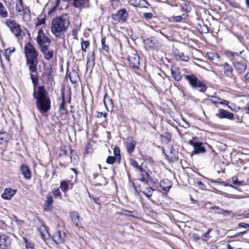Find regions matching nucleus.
<instances>
[{"label": "nucleus", "instance_id": "nucleus-28", "mask_svg": "<svg viewBox=\"0 0 249 249\" xmlns=\"http://www.w3.org/2000/svg\"><path fill=\"white\" fill-rule=\"evenodd\" d=\"M9 135L5 132H0V144H4L8 142Z\"/></svg>", "mask_w": 249, "mask_h": 249}, {"label": "nucleus", "instance_id": "nucleus-54", "mask_svg": "<svg viewBox=\"0 0 249 249\" xmlns=\"http://www.w3.org/2000/svg\"><path fill=\"white\" fill-rule=\"evenodd\" d=\"M197 184L198 186H199V188L203 189L205 187V184L201 181H198L197 182Z\"/></svg>", "mask_w": 249, "mask_h": 249}, {"label": "nucleus", "instance_id": "nucleus-45", "mask_svg": "<svg viewBox=\"0 0 249 249\" xmlns=\"http://www.w3.org/2000/svg\"><path fill=\"white\" fill-rule=\"evenodd\" d=\"M116 158L113 156H108L107 159V162L108 163V164H113L114 162H115V160Z\"/></svg>", "mask_w": 249, "mask_h": 249}, {"label": "nucleus", "instance_id": "nucleus-60", "mask_svg": "<svg viewBox=\"0 0 249 249\" xmlns=\"http://www.w3.org/2000/svg\"><path fill=\"white\" fill-rule=\"evenodd\" d=\"M193 236L195 240H197L200 239V236L197 234H193Z\"/></svg>", "mask_w": 249, "mask_h": 249}, {"label": "nucleus", "instance_id": "nucleus-32", "mask_svg": "<svg viewBox=\"0 0 249 249\" xmlns=\"http://www.w3.org/2000/svg\"><path fill=\"white\" fill-rule=\"evenodd\" d=\"M8 12L3 4L0 1V17L6 18L8 17Z\"/></svg>", "mask_w": 249, "mask_h": 249}, {"label": "nucleus", "instance_id": "nucleus-40", "mask_svg": "<svg viewBox=\"0 0 249 249\" xmlns=\"http://www.w3.org/2000/svg\"><path fill=\"white\" fill-rule=\"evenodd\" d=\"M68 187H69V184H68V182H67L66 181H65V180H63L61 182L60 188L62 191H64V192L66 191L68 188Z\"/></svg>", "mask_w": 249, "mask_h": 249}, {"label": "nucleus", "instance_id": "nucleus-35", "mask_svg": "<svg viewBox=\"0 0 249 249\" xmlns=\"http://www.w3.org/2000/svg\"><path fill=\"white\" fill-rule=\"evenodd\" d=\"M46 16L43 15L39 16L37 18V22L36 23V26H40L45 23Z\"/></svg>", "mask_w": 249, "mask_h": 249}, {"label": "nucleus", "instance_id": "nucleus-16", "mask_svg": "<svg viewBox=\"0 0 249 249\" xmlns=\"http://www.w3.org/2000/svg\"><path fill=\"white\" fill-rule=\"evenodd\" d=\"M49 46H44L42 48L40 49V50L44 55V58L47 60H49L53 57V50H49Z\"/></svg>", "mask_w": 249, "mask_h": 249}, {"label": "nucleus", "instance_id": "nucleus-13", "mask_svg": "<svg viewBox=\"0 0 249 249\" xmlns=\"http://www.w3.org/2000/svg\"><path fill=\"white\" fill-rule=\"evenodd\" d=\"M17 190L13 189L11 188H6L1 195L3 199L5 200H10L11 198L16 194Z\"/></svg>", "mask_w": 249, "mask_h": 249}, {"label": "nucleus", "instance_id": "nucleus-2", "mask_svg": "<svg viewBox=\"0 0 249 249\" xmlns=\"http://www.w3.org/2000/svg\"><path fill=\"white\" fill-rule=\"evenodd\" d=\"M70 24L68 15H62L53 18L51 23V31L57 38H63Z\"/></svg>", "mask_w": 249, "mask_h": 249}, {"label": "nucleus", "instance_id": "nucleus-48", "mask_svg": "<svg viewBox=\"0 0 249 249\" xmlns=\"http://www.w3.org/2000/svg\"><path fill=\"white\" fill-rule=\"evenodd\" d=\"M143 17L146 19H151L153 17V14L151 13H144L143 14Z\"/></svg>", "mask_w": 249, "mask_h": 249}, {"label": "nucleus", "instance_id": "nucleus-9", "mask_svg": "<svg viewBox=\"0 0 249 249\" xmlns=\"http://www.w3.org/2000/svg\"><path fill=\"white\" fill-rule=\"evenodd\" d=\"M127 60L131 67L139 68L140 65V57L134 51H132V53L129 54Z\"/></svg>", "mask_w": 249, "mask_h": 249}, {"label": "nucleus", "instance_id": "nucleus-38", "mask_svg": "<svg viewBox=\"0 0 249 249\" xmlns=\"http://www.w3.org/2000/svg\"><path fill=\"white\" fill-rule=\"evenodd\" d=\"M113 153L116 160H118L119 162L121 159L119 148L117 146H115L113 149Z\"/></svg>", "mask_w": 249, "mask_h": 249}, {"label": "nucleus", "instance_id": "nucleus-43", "mask_svg": "<svg viewBox=\"0 0 249 249\" xmlns=\"http://www.w3.org/2000/svg\"><path fill=\"white\" fill-rule=\"evenodd\" d=\"M181 10L183 11L189 12L191 10V7L189 6L187 4L183 3L180 5Z\"/></svg>", "mask_w": 249, "mask_h": 249}, {"label": "nucleus", "instance_id": "nucleus-50", "mask_svg": "<svg viewBox=\"0 0 249 249\" xmlns=\"http://www.w3.org/2000/svg\"><path fill=\"white\" fill-rule=\"evenodd\" d=\"M238 226L240 227H242L245 229L249 228V224L243 222L239 223Z\"/></svg>", "mask_w": 249, "mask_h": 249}, {"label": "nucleus", "instance_id": "nucleus-7", "mask_svg": "<svg viewBox=\"0 0 249 249\" xmlns=\"http://www.w3.org/2000/svg\"><path fill=\"white\" fill-rule=\"evenodd\" d=\"M128 16V14L125 9H122L117 11L115 14H113L111 18L113 19L112 22L116 24L120 22H125Z\"/></svg>", "mask_w": 249, "mask_h": 249}, {"label": "nucleus", "instance_id": "nucleus-58", "mask_svg": "<svg viewBox=\"0 0 249 249\" xmlns=\"http://www.w3.org/2000/svg\"><path fill=\"white\" fill-rule=\"evenodd\" d=\"M230 3L233 7H238V4L234 0H232L231 1H230Z\"/></svg>", "mask_w": 249, "mask_h": 249}, {"label": "nucleus", "instance_id": "nucleus-3", "mask_svg": "<svg viewBox=\"0 0 249 249\" xmlns=\"http://www.w3.org/2000/svg\"><path fill=\"white\" fill-rule=\"evenodd\" d=\"M26 63L30 72H36L38 63V54L35 47L30 43H27L24 47Z\"/></svg>", "mask_w": 249, "mask_h": 249}, {"label": "nucleus", "instance_id": "nucleus-1", "mask_svg": "<svg viewBox=\"0 0 249 249\" xmlns=\"http://www.w3.org/2000/svg\"><path fill=\"white\" fill-rule=\"evenodd\" d=\"M30 77L34 87L33 97L36 100V107L41 114L46 113L51 108V99L48 92L43 86L37 87L38 79L36 76L31 73Z\"/></svg>", "mask_w": 249, "mask_h": 249}, {"label": "nucleus", "instance_id": "nucleus-36", "mask_svg": "<svg viewBox=\"0 0 249 249\" xmlns=\"http://www.w3.org/2000/svg\"><path fill=\"white\" fill-rule=\"evenodd\" d=\"M138 171L141 173L140 176H142V175H144V176H146L147 178H149L150 174L151 173L150 170L148 169L146 170L142 166L139 168Z\"/></svg>", "mask_w": 249, "mask_h": 249}, {"label": "nucleus", "instance_id": "nucleus-42", "mask_svg": "<svg viewBox=\"0 0 249 249\" xmlns=\"http://www.w3.org/2000/svg\"><path fill=\"white\" fill-rule=\"evenodd\" d=\"M130 164L137 170H138L139 168L141 167L139 165L138 162L135 160L133 159L130 160Z\"/></svg>", "mask_w": 249, "mask_h": 249}, {"label": "nucleus", "instance_id": "nucleus-30", "mask_svg": "<svg viewBox=\"0 0 249 249\" xmlns=\"http://www.w3.org/2000/svg\"><path fill=\"white\" fill-rule=\"evenodd\" d=\"M94 59V54L93 53H92L91 55L88 58V60L87 62V69H92L93 67L95 64Z\"/></svg>", "mask_w": 249, "mask_h": 249}, {"label": "nucleus", "instance_id": "nucleus-19", "mask_svg": "<svg viewBox=\"0 0 249 249\" xmlns=\"http://www.w3.org/2000/svg\"><path fill=\"white\" fill-rule=\"evenodd\" d=\"M136 142L131 139H128L126 142V148L127 152L129 154L132 153L135 148Z\"/></svg>", "mask_w": 249, "mask_h": 249}, {"label": "nucleus", "instance_id": "nucleus-63", "mask_svg": "<svg viewBox=\"0 0 249 249\" xmlns=\"http://www.w3.org/2000/svg\"><path fill=\"white\" fill-rule=\"evenodd\" d=\"M77 34V31L76 30H73L72 31V35L75 36V38L76 37Z\"/></svg>", "mask_w": 249, "mask_h": 249}, {"label": "nucleus", "instance_id": "nucleus-57", "mask_svg": "<svg viewBox=\"0 0 249 249\" xmlns=\"http://www.w3.org/2000/svg\"><path fill=\"white\" fill-rule=\"evenodd\" d=\"M229 102L225 100H223V99H221V100H220V102H219V104H224V105H227L228 104Z\"/></svg>", "mask_w": 249, "mask_h": 249}, {"label": "nucleus", "instance_id": "nucleus-24", "mask_svg": "<svg viewBox=\"0 0 249 249\" xmlns=\"http://www.w3.org/2000/svg\"><path fill=\"white\" fill-rule=\"evenodd\" d=\"M70 79L72 83L75 84L78 82L79 77L77 71L73 70L69 74Z\"/></svg>", "mask_w": 249, "mask_h": 249}, {"label": "nucleus", "instance_id": "nucleus-61", "mask_svg": "<svg viewBox=\"0 0 249 249\" xmlns=\"http://www.w3.org/2000/svg\"><path fill=\"white\" fill-rule=\"evenodd\" d=\"M24 242H25V244H26V248H29V247H30V246H29V245H30V243H28V242L27 241V240L26 238H24Z\"/></svg>", "mask_w": 249, "mask_h": 249}, {"label": "nucleus", "instance_id": "nucleus-25", "mask_svg": "<svg viewBox=\"0 0 249 249\" xmlns=\"http://www.w3.org/2000/svg\"><path fill=\"white\" fill-rule=\"evenodd\" d=\"M234 66L236 71L238 73H241L245 71L247 66L245 64L241 63V62H236L234 64Z\"/></svg>", "mask_w": 249, "mask_h": 249}, {"label": "nucleus", "instance_id": "nucleus-20", "mask_svg": "<svg viewBox=\"0 0 249 249\" xmlns=\"http://www.w3.org/2000/svg\"><path fill=\"white\" fill-rule=\"evenodd\" d=\"M202 145V143L199 142H195L193 143L195 154L203 153L205 152V148Z\"/></svg>", "mask_w": 249, "mask_h": 249}, {"label": "nucleus", "instance_id": "nucleus-5", "mask_svg": "<svg viewBox=\"0 0 249 249\" xmlns=\"http://www.w3.org/2000/svg\"><path fill=\"white\" fill-rule=\"evenodd\" d=\"M5 24L9 28L11 31L16 36L18 37L25 35L21 29L20 25L15 20L10 18L7 19L5 22Z\"/></svg>", "mask_w": 249, "mask_h": 249}, {"label": "nucleus", "instance_id": "nucleus-56", "mask_svg": "<svg viewBox=\"0 0 249 249\" xmlns=\"http://www.w3.org/2000/svg\"><path fill=\"white\" fill-rule=\"evenodd\" d=\"M212 231V230L211 229H209L204 234V236L206 237V238H209L210 236H209V234L210 232V231Z\"/></svg>", "mask_w": 249, "mask_h": 249}, {"label": "nucleus", "instance_id": "nucleus-8", "mask_svg": "<svg viewBox=\"0 0 249 249\" xmlns=\"http://www.w3.org/2000/svg\"><path fill=\"white\" fill-rule=\"evenodd\" d=\"M36 41L40 49L42 48L44 46H49L51 42V39L45 35L42 29L39 30L38 32Z\"/></svg>", "mask_w": 249, "mask_h": 249}, {"label": "nucleus", "instance_id": "nucleus-21", "mask_svg": "<svg viewBox=\"0 0 249 249\" xmlns=\"http://www.w3.org/2000/svg\"><path fill=\"white\" fill-rule=\"evenodd\" d=\"M174 54L177 59L183 61H188L189 60V57L188 55H185L182 52H179L178 50H176L174 51Z\"/></svg>", "mask_w": 249, "mask_h": 249}, {"label": "nucleus", "instance_id": "nucleus-27", "mask_svg": "<svg viewBox=\"0 0 249 249\" xmlns=\"http://www.w3.org/2000/svg\"><path fill=\"white\" fill-rule=\"evenodd\" d=\"M172 186V183L168 179H163L160 181V187L165 191H168Z\"/></svg>", "mask_w": 249, "mask_h": 249}, {"label": "nucleus", "instance_id": "nucleus-47", "mask_svg": "<svg viewBox=\"0 0 249 249\" xmlns=\"http://www.w3.org/2000/svg\"><path fill=\"white\" fill-rule=\"evenodd\" d=\"M59 110L62 111V113L66 112L67 111V110L65 108V103H64V102H62L60 104Z\"/></svg>", "mask_w": 249, "mask_h": 249}, {"label": "nucleus", "instance_id": "nucleus-10", "mask_svg": "<svg viewBox=\"0 0 249 249\" xmlns=\"http://www.w3.org/2000/svg\"><path fill=\"white\" fill-rule=\"evenodd\" d=\"M143 42L145 47L149 49H153L161 46V43L159 40L154 37L144 40Z\"/></svg>", "mask_w": 249, "mask_h": 249}, {"label": "nucleus", "instance_id": "nucleus-23", "mask_svg": "<svg viewBox=\"0 0 249 249\" xmlns=\"http://www.w3.org/2000/svg\"><path fill=\"white\" fill-rule=\"evenodd\" d=\"M104 103L106 108L107 110H109V109H112L113 108V102L112 100L107 96V94L104 96Z\"/></svg>", "mask_w": 249, "mask_h": 249}, {"label": "nucleus", "instance_id": "nucleus-46", "mask_svg": "<svg viewBox=\"0 0 249 249\" xmlns=\"http://www.w3.org/2000/svg\"><path fill=\"white\" fill-rule=\"evenodd\" d=\"M92 200L95 203H96L99 205H102V204L103 203V201L101 200V198L99 197H93Z\"/></svg>", "mask_w": 249, "mask_h": 249}, {"label": "nucleus", "instance_id": "nucleus-14", "mask_svg": "<svg viewBox=\"0 0 249 249\" xmlns=\"http://www.w3.org/2000/svg\"><path fill=\"white\" fill-rule=\"evenodd\" d=\"M171 73L174 79L178 81H180L182 76L180 72V69L176 66H173L171 69Z\"/></svg>", "mask_w": 249, "mask_h": 249}, {"label": "nucleus", "instance_id": "nucleus-34", "mask_svg": "<svg viewBox=\"0 0 249 249\" xmlns=\"http://www.w3.org/2000/svg\"><path fill=\"white\" fill-rule=\"evenodd\" d=\"M154 190L151 187H147L143 191H142V193L148 198H149L152 196Z\"/></svg>", "mask_w": 249, "mask_h": 249}, {"label": "nucleus", "instance_id": "nucleus-18", "mask_svg": "<svg viewBox=\"0 0 249 249\" xmlns=\"http://www.w3.org/2000/svg\"><path fill=\"white\" fill-rule=\"evenodd\" d=\"M220 67L223 71L224 74L228 77H231L232 75L233 69L232 66L227 63L223 64L220 66Z\"/></svg>", "mask_w": 249, "mask_h": 249}, {"label": "nucleus", "instance_id": "nucleus-4", "mask_svg": "<svg viewBox=\"0 0 249 249\" xmlns=\"http://www.w3.org/2000/svg\"><path fill=\"white\" fill-rule=\"evenodd\" d=\"M184 77L188 81L192 88L197 89L202 92L206 90L207 86L203 81L199 80L195 75L193 74H186L184 75Z\"/></svg>", "mask_w": 249, "mask_h": 249}, {"label": "nucleus", "instance_id": "nucleus-26", "mask_svg": "<svg viewBox=\"0 0 249 249\" xmlns=\"http://www.w3.org/2000/svg\"><path fill=\"white\" fill-rule=\"evenodd\" d=\"M10 245L8 236L4 234L0 235V247L2 249V246L8 247Z\"/></svg>", "mask_w": 249, "mask_h": 249}, {"label": "nucleus", "instance_id": "nucleus-49", "mask_svg": "<svg viewBox=\"0 0 249 249\" xmlns=\"http://www.w3.org/2000/svg\"><path fill=\"white\" fill-rule=\"evenodd\" d=\"M149 178H147L146 176H144V175H142V176H140V178L139 179L142 182L145 183L147 182Z\"/></svg>", "mask_w": 249, "mask_h": 249}, {"label": "nucleus", "instance_id": "nucleus-17", "mask_svg": "<svg viewBox=\"0 0 249 249\" xmlns=\"http://www.w3.org/2000/svg\"><path fill=\"white\" fill-rule=\"evenodd\" d=\"M71 220L76 227H79L81 226V222L79 220V215L76 212H71L70 214Z\"/></svg>", "mask_w": 249, "mask_h": 249}, {"label": "nucleus", "instance_id": "nucleus-33", "mask_svg": "<svg viewBox=\"0 0 249 249\" xmlns=\"http://www.w3.org/2000/svg\"><path fill=\"white\" fill-rule=\"evenodd\" d=\"M96 185H106L107 183V181L106 178L99 176L96 179Z\"/></svg>", "mask_w": 249, "mask_h": 249}, {"label": "nucleus", "instance_id": "nucleus-15", "mask_svg": "<svg viewBox=\"0 0 249 249\" xmlns=\"http://www.w3.org/2000/svg\"><path fill=\"white\" fill-rule=\"evenodd\" d=\"M21 173L24 178L30 179L31 178V172L29 166L26 164H22L20 166Z\"/></svg>", "mask_w": 249, "mask_h": 249}, {"label": "nucleus", "instance_id": "nucleus-31", "mask_svg": "<svg viewBox=\"0 0 249 249\" xmlns=\"http://www.w3.org/2000/svg\"><path fill=\"white\" fill-rule=\"evenodd\" d=\"M145 1L144 0H129V3L130 5L135 7H142L144 6Z\"/></svg>", "mask_w": 249, "mask_h": 249}, {"label": "nucleus", "instance_id": "nucleus-52", "mask_svg": "<svg viewBox=\"0 0 249 249\" xmlns=\"http://www.w3.org/2000/svg\"><path fill=\"white\" fill-rule=\"evenodd\" d=\"M107 114L105 112H97V117L98 118H100L102 116H104L105 118H106L107 117Z\"/></svg>", "mask_w": 249, "mask_h": 249}, {"label": "nucleus", "instance_id": "nucleus-44", "mask_svg": "<svg viewBox=\"0 0 249 249\" xmlns=\"http://www.w3.org/2000/svg\"><path fill=\"white\" fill-rule=\"evenodd\" d=\"M213 99H210V101L213 104H219L220 100H221V99L219 97H217L215 96H212Z\"/></svg>", "mask_w": 249, "mask_h": 249}, {"label": "nucleus", "instance_id": "nucleus-22", "mask_svg": "<svg viewBox=\"0 0 249 249\" xmlns=\"http://www.w3.org/2000/svg\"><path fill=\"white\" fill-rule=\"evenodd\" d=\"M89 3V0H73V5L77 8L85 7Z\"/></svg>", "mask_w": 249, "mask_h": 249}, {"label": "nucleus", "instance_id": "nucleus-64", "mask_svg": "<svg viewBox=\"0 0 249 249\" xmlns=\"http://www.w3.org/2000/svg\"><path fill=\"white\" fill-rule=\"evenodd\" d=\"M210 249H217V247L214 245H212L210 246Z\"/></svg>", "mask_w": 249, "mask_h": 249}, {"label": "nucleus", "instance_id": "nucleus-59", "mask_svg": "<svg viewBox=\"0 0 249 249\" xmlns=\"http://www.w3.org/2000/svg\"><path fill=\"white\" fill-rule=\"evenodd\" d=\"M9 10L10 11V13L11 15H14L15 14V12H14V7L11 8V7L10 6L9 7Z\"/></svg>", "mask_w": 249, "mask_h": 249}, {"label": "nucleus", "instance_id": "nucleus-62", "mask_svg": "<svg viewBox=\"0 0 249 249\" xmlns=\"http://www.w3.org/2000/svg\"><path fill=\"white\" fill-rule=\"evenodd\" d=\"M245 79L246 81H249V72H248L246 73V74L245 75Z\"/></svg>", "mask_w": 249, "mask_h": 249}, {"label": "nucleus", "instance_id": "nucleus-53", "mask_svg": "<svg viewBox=\"0 0 249 249\" xmlns=\"http://www.w3.org/2000/svg\"><path fill=\"white\" fill-rule=\"evenodd\" d=\"M241 53V52L237 53V52H232V51H230L229 53V54L231 55L232 56H239Z\"/></svg>", "mask_w": 249, "mask_h": 249}, {"label": "nucleus", "instance_id": "nucleus-41", "mask_svg": "<svg viewBox=\"0 0 249 249\" xmlns=\"http://www.w3.org/2000/svg\"><path fill=\"white\" fill-rule=\"evenodd\" d=\"M102 47V49L106 51V52H108L109 51V47L108 45L106 44V37L102 38L101 40Z\"/></svg>", "mask_w": 249, "mask_h": 249}, {"label": "nucleus", "instance_id": "nucleus-6", "mask_svg": "<svg viewBox=\"0 0 249 249\" xmlns=\"http://www.w3.org/2000/svg\"><path fill=\"white\" fill-rule=\"evenodd\" d=\"M15 11L17 15L22 16V19L24 21H27L30 19V15L24 9L23 0H16Z\"/></svg>", "mask_w": 249, "mask_h": 249}, {"label": "nucleus", "instance_id": "nucleus-11", "mask_svg": "<svg viewBox=\"0 0 249 249\" xmlns=\"http://www.w3.org/2000/svg\"><path fill=\"white\" fill-rule=\"evenodd\" d=\"M215 116L221 119H227L229 120H232L234 118V115L232 113H231L228 110L222 108L218 109V112L215 114Z\"/></svg>", "mask_w": 249, "mask_h": 249}, {"label": "nucleus", "instance_id": "nucleus-55", "mask_svg": "<svg viewBox=\"0 0 249 249\" xmlns=\"http://www.w3.org/2000/svg\"><path fill=\"white\" fill-rule=\"evenodd\" d=\"M174 20L177 22H179L182 19V17L181 16H176L174 17Z\"/></svg>", "mask_w": 249, "mask_h": 249}, {"label": "nucleus", "instance_id": "nucleus-12", "mask_svg": "<svg viewBox=\"0 0 249 249\" xmlns=\"http://www.w3.org/2000/svg\"><path fill=\"white\" fill-rule=\"evenodd\" d=\"M53 240L56 244H61L65 242L66 234L65 232H61L60 231H57L53 234Z\"/></svg>", "mask_w": 249, "mask_h": 249}, {"label": "nucleus", "instance_id": "nucleus-37", "mask_svg": "<svg viewBox=\"0 0 249 249\" xmlns=\"http://www.w3.org/2000/svg\"><path fill=\"white\" fill-rule=\"evenodd\" d=\"M207 56L208 58L211 60L217 61L219 58V56L217 53L212 52L208 53Z\"/></svg>", "mask_w": 249, "mask_h": 249}, {"label": "nucleus", "instance_id": "nucleus-39", "mask_svg": "<svg viewBox=\"0 0 249 249\" xmlns=\"http://www.w3.org/2000/svg\"><path fill=\"white\" fill-rule=\"evenodd\" d=\"M81 49L83 52H86V49L89 46V41H82L81 42Z\"/></svg>", "mask_w": 249, "mask_h": 249}, {"label": "nucleus", "instance_id": "nucleus-29", "mask_svg": "<svg viewBox=\"0 0 249 249\" xmlns=\"http://www.w3.org/2000/svg\"><path fill=\"white\" fill-rule=\"evenodd\" d=\"M53 197L50 195H48L46 197V200L44 205L45 210L48 211L51 209L52 205L53 203Z\"/></svg>", "mask_w": 249, "mask_h": 249}, {"label": "nucleus", "instance_id": "nucleus-51", "mask_svg": "<svg viewBox=\"0 0 249 249\" xmlns=\"http://www.w3.org/2000/svg\"><path fill=\"white\" fill-rule=\"evenodd\" d=\"M53 194L55 197L60 196L61 195V193L59 189H57L53 191Z\"/></svg>", "mask_w": 249, "mask_h": 249}]
</instances>
